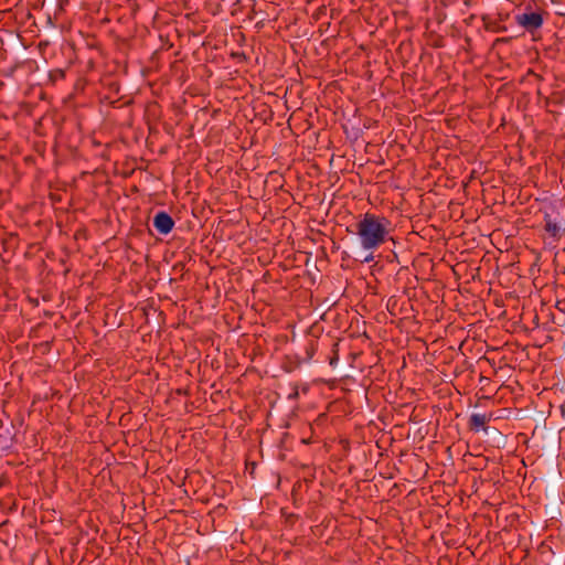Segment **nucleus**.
<instances>
[{
  "label": "nucleus",
  "instance_id": "3",
  "mask_svg": "<svg viewBox=\"0 0 565 565\" xmlns=\"http://www.w3.org/2000/svg\"><path fill=\"white\" fill-rule=\"evenodd\" d=\"M515 22L525 31L534 33L542 28L544 19L539 12H524L515 15Z\"/></svg>",
  "mask_w": 565,
  "mask_h": 565
},
{
  "label": "nucleus",
  "instance_id": "2",
  "mask_svg": "<svg viewBox=\"0 0 565 565\" xmlns=\"http://www.w3.org/2000/svg\"><path fill=\"white\" fill-rule=\"evenodd\" d=\"M545 231L553 237H559L565 232V217L553 204L544 209Z\"/></svg>",
  "mask_w": 565,
  "mask_h": 565
},
{
  "label": "nucleus",
  "instance_id": "4",
  "mask_svg": "<svg viewBox=\"0 0 565 565\" xmlns=\"http://www.w3.org/2000/svg\"><path fill=\"white\" fill-rule=\"evenodd\" d=\"M153 226L160 234L167 235L172 231L174 221L167 212H158L153 217Z\"/></svg>",
  "mask_w": 565,
  "mask_h": 565
},
{
  "label": "nucleus",
  "instance_id": "5",
  "mask_svg": "<svg viewBox=\"0 0 565 565\" xmlns=\"http://www.w3.org/2000/svg\"><path fill=\"white\" fill-rule=\"evenodd\" d=\"M470 423L473 429L479 430L484 428L487 424V416L484 414H473L470 418Z\"/></svg>",
  "mask_w": 565,
  "mask_h": 565
},
{
  "label": "nucleus",
  "instance_id": "1",
  "mask_svg": "<svg viewBox=\"0 0 565 565\" xmlns=\"http://www.w3.org/2000/svg\"><path fill=\"white\" fill-rule=\"evenodd\" d=\"M355 227L361 247L369 252L363 262L371 263L374 252L392 238V222L384 215L365 213Z\"/></svg>",
  "mask_w": 565,
  "mask_h": 565
}]
</instances>
